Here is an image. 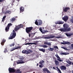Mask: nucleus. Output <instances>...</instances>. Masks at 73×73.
Instances as JSON below:
<instances>
[{"label":"nucleus","instance_id":"obj_18","mask_svg":"<svg viewBox=\"0 0 73 73\" xmlns=\"http://www.w3.org/2000/svg\"><path fill=\"white\" fill-rule=\"evenodd\" d=\"M42 24V22L41 20H39L38 21V25H41Z\"/></svg>","mask_w":73,"mask_h":73},{"label":"nucleus","instance_id":"obj_42","mask_svg":"<svg viewBox=\"0 0 73 73\" xmlns=\"http://www.w3.org/2000/svg\"><path fill=\"white\" fill-rule=\"evenodd\" d=\"M48 42H44V45H48Z\"/></svg>","mask_w":73,"mask_h":73},{"label":"nucleus","instance_id":"obj_6","mask_svg":"<svg viewBox=\"0 0 73 73\" xmlns=\"http://www.w3.org/2000/svg\"><path fill=\"white\" fill-rule=\"evenodd\" d=\"M8 70L9 72H10V73H13L16 72V70L15 69L13 68H11V67H9V68Z\"/></svg>","mask_w":73,"mask_h":73},{"label":"nucleus","instance_id":"obj_11","mask_svg":"<svg viewBox=\"0 0 73 73\" xmlns=\"http://www.w3.org/2000/svg\"><path fill=\"white\" fill-rule=\"evenodd\" d=\"M39 30L40 31L43 33H46V32H48V31L47 30H43L42 31V29L41 28V27H40Z\"/></svg>","mask_w":73,"mask_h":73},{"label":"nucleus","instance_id":"obj_29","mask_svg":"<svg viewBox=\"0 0 73 73\" xmlns=\"http://www.w3.org/2000/svg\"><path fill=\"white\" fill-rule=\"evenodd\" d=\"M15 45V42H13V44H12L10 45V46H14Z\"/></svg>","mask_w":73,"mask_h":73},{"label":"nucleus","instance_id":"obj_40","mask_svg":"<svg viewBox=\"0 0 73 73\" xmlns=\"http://www.w3.org/2000/svg\"><path fill=\"white\" fill-rule=\"evenodd\" d=\"M66 44L67 45H70V44H71V43H70V42H67Z\"/></svg>","mask_w":73,"mask_h":73},{"label":"nucleus","instance_id":"obj_2","mask_svg":"<svg viewBox=\"0 0 73 73\" xmlns=\"http://www.w3.org/2000/svg\"><path fill=\"white\" fill-rule=\"evenodd\" d=\"M11 36V35L9 37V39L10 40L11 39H13V38H15V37L16 36V33L15 31L13 30V34Z\"/></svg>","mask_w":73,"mask_h":73},{"label":"nucleus","instance_id":"obj_5","mask_svg":"<svg viewBox=\"0 0 73 73\" xmlns=\"http://www.w3.org/2000/svg\"><path fill=\"white\" fill-rule=\"evenodd\" d=\"M60 31L61 32H69V31H71V29L70 28L65 29H60Z\"/></svg>","mask_w":73,"mask_h":73},{"label":"nucleus","instance_id":"obj_49","mask_svg":"<svg viewBox=\"0 0 73 73\" xmlns=\"http://www.w3.org/2000/svg\"><path fill=\"white\" fill-rule=\"evenodd\" d=\"M40 64H41V65H42V63L40 61L39 62Z\"/></svg>","mask_w":73,"mask_h":73},{"label":"nucleus","instance_id":"obj_21","mask_svg":"<svg viewBox=\"0 0 73 73\" xmlns=\"http://www.w3.org/2000/svg\"><path fill=\"white\" fill-rule=\"evenodd\" d=\"M5 13V14H7V13L11 14V11L9 10H7Z\"/></svg>","mask_w":73,"mask_h":73},{"label":"nucleus","instance_id":"obj_54","mask_svg":"<svg viewBox=\"0 0 73 73\" xmlns=\"http://www.w3.org/2000/svg\"><path fill=\"white\" fill-rule=\"evenodd\" d=\"M4 0H0V3H1V2H3V1H4Z\"/></svg>","mask_w":73,"mask_h":73},{"label":"nucleus","instance_id":"obj_45","mask_svg":"<svg viewBox=\"0 0 73 73\" xmlns=\"http://www.w3.org/2000/svg\"><path fill=\"white\" fill-rule=\"evenodd\" d=\"M71 21L73 23V17H72V19H71Z\"/></svg>","mask_w":73,"mask_h":73},{"label":"nucleus","instance_id":"obj_30","mask_svg":"<svg viewBox=\"0 0 73 73\" xmlns=\"http://www.w3.org/2000/svg\"><path fill=\"white\" fill-rule=\"evenodd\" d=\"M35 23L37 25H38V22L37 20H36L35 21Z\"/></svg>","mask_w":73,"mask_h":73},{"label":"nucleus","instance_id":"obj_64","mask_svg":"<svg viewBox=\"0 0 73 73\" xmlns=\"http://www.w3.org/2000/svg\"><path fill=\"white\" fill-rule=\"evenodd\" d=\"M71 58H72V60H73V57Z\"/></svg>","mask_w":73,"mask_h":73},{"label":"nucleus","instance_id":"obj_51","mask_svg":"<svg viewBox=\"0 0 73 73\" xmlns=\"http://www.w3.org/2000/svg\"><path fill=\"white\" fill-rule=\"evenodd\" d=\"M25 45H29V43H25L24 44Z\"/></svg>","mask_w":73,"mask_h":73},{"label":"nucleus","instance_id":"obj_38","mask_svg":"<svg viewBox=\"0 0 73 73\" xmlns=\"http://www.w3.org/2000/svg\"><path fill=\"white\" fill-rule=\"evenodd\" d=\"M21 48V46H18L17 47L15 48L16 49H20V48Z\"/></svg>","mask_w":73,"mask_h":73},{"label":"nucleus","instance_id":"obj_61","mask_svg":"<svg viewBox=\"0 0 73 73\" xmlns=\"http://www.w3.org/2000/svg\"><path fill=\"white\" fill-rule=\"evenodd\" d=\"M56 69H58V68L57 67H56Z\"/></svg>","mask_w":73,"mask_h":73},{"label":"nucleus","instance_id":"obj_25","mask_svg":"<svg viewBox=\"0 0 73 73\" xmlns=\"http://www.w3.org/2000/svg\"><path fill=\"white\" fill-rule=\"evenodd\" d=\"M27 50H23L22 51V53H23V54H27Z\"/></svg>","mask_w":73,"mask_h":73},{"label":"nucleus","instance_id":"obj_41","mask_svg":"<svg viewBox=\"0 0 73 73\" xmlns=\"http://www.w3.org/2000/svg\"><path fill=\"white\" fill-rule=\"evenodd\" d=\"M43 66H44L43 64V66L41 64L39 65V67H40V68H42V67H43Z\"/></svg>","mask_w":73,"mask_h":73},{"label":"nucleus","instance_id":"obj_9","mask_svg":"<svg viewBox=\"0 0 73 73\" xmlns=\"http://www.w3.org/2000/svg\"><path fill=\"white\" fill-rule=\"evenodd\" d=\"M62 19L65 22L67 21L68 20V17L67 16L65 15L64 17H62Z\"/></svg>","mask_w":73,"mask_h":73},{"label":"nucleus","instance_id":"obj_35","mask_svg":"<svg viewBox=\"0 0 73 73\" xmlns=\"http://www.w3.org/2000/svg\"><path fill=\"white\" fill-rule=\"evenodd\" d=\"M47 45L48 46H51L52 45V44H51V43L50 42V43H47Z\"/></svg>","mask_w":73,"mask_h":73},{"label":"nucleus","instance_id":"obj_55","mask_svg":"<svg viewBox=\"0 0 73 73\" xmlns=\"http://www.w3.org/2000/svg\"><path fill=\"white\" fill-rule=\"evenodd\" d=\"M53 69H54L55 70H57V69H56V68H55V67H53Z\"/></svg>","mask_w":73,"mask_h":73},{"label":"nucleus","instance_id":"obj_63","mask_svg":"<svg viewBox=\"0 0 73 73\" xmlns=\"http://www.w3.org/2000/svg\"><path fill=\"white\" fill-rule=\"evenodd\" d=\"M59 73H62V72H61L60 71V72H59Z\"/></svg>","mask_w":73,"mask_h":73},{"label":"nucleus","instance_id":"obj_17","mask_svg":"<svg viewBox=\"0 0 73 73\" xmlns=\"http://www.w3.org/2000/svg\"><path fill=\"white\" fill-rule=\"evenodd\" d=\"M20 12L21 13V12H23L24 11V9L23 6H21L20 8Z\"/></svg>","mask_w":73,"mask_h":73},{"label":"nucleus","instance_id":"obj_13","mask_svg":"<svg viewBox=\"0 0 73 73\" xmlns=\"http://www.w3.org/2000/svg\"><path fill=\"white\" fill-rule=\"evenodd\" d=\"M31 53H33V51L32 50L30 49L28 50H27L26 54H29Z\"/></svg>","mask_w":73,"mask_h":73},{"label":"nucleus","instance_id":"obj_28","mask_svg":"<svg viewBox=\"0 0 73 73\" xmlns=\"http://www.w3.org/2000/svg\"><path fill=\"white\" fill-rule=\"evenodd\" d=\"M48 70V69L46 68H44L43 70L44 72H46Z\"/></svg>","mask_w":73,"mask_h":73},{"label":"nucleus","instance_id":"obj_3","mask_svg":"<svg viewBox=\"0 0 73 73\" xmlns=\"http://www.w3.org/2000/svg\"><path fill=\"white\" fill-rule=\"evenodd\" d=\"M23 25L21 24H20V25H17L15 27L14 30L15 31H18L19 29H20V28H23Z\"/></svg>","mask_w":73,"mask_h":73},{"label":"nucleus","instance_id":"obj_47","mask_svg":"<svg viewBox=\"0 0 73 73\" xmlns=\"http://www.w3.org/2000/svg\"><path fill=\"white\" fill-rule=\"evenodd\" d=\"M47 73H50V72L49 71V70L48 69L47 70V71H46Z\"/></svg>","mask_w":73,"mask_h":73},{"label":"nucleus","instance_id":"obj_59","mask_svg":"<svg viewBox=\"0 0 73 73\" xmlns=\"http://www.w3.org/2000/svg\"><path fill=\"white\" fill-rule=\"evenodd\" d=\"M66 66H69V65H68V64H66Z\"/></svg>","mask_w":73,"mask_h":73},{"label":"nucleus","instance_id":"obj_48","mask_svg":"<svg viewBox=\"0 0 73 73\" xmlns=\"http://www.w3.org/2000/svg\"><path fill=\"white\" fill-rule=\"evenodd\" d=\"M41 38V37L40 36H38L36 38V39H40V38Z\"/></svg>","mask_w":73,"mask_h":73},{"label":"nucleus","instance_id":"obj_50","mask_svg":"<svg viewBox=\"0 0 73 73\" xmlns=\"http://www.w3.org/2000/svg\"><path fill=\"white\" fill-rule=\"evenodd\" d=\"M4 20H5V19H3V18L2 20V22H4Z\"/></svg>","mask_w":73,"mask_h":73},{"label":"nucleus","instance_id":"obj_32","mask_svg":"<svg viewBox=\"0 0 73 73\" xmlns=\"http://www.w3.org/2000/svg\"><path fill=\"white\" fill-rule=\"evenodd\" d=\"M54 50V48H50L49 50H50V51H52Z\"/></svg>","mask_w":73,"mask_h":73},{"label":"nucleus","instance_id":"obj_36","mask_svg":"<svg viewBox=\"0 0 73 73\" xmlns=\"http://www.w3.org/2000/svg\"><path fill=\"white\" fill-rule=\"evenodd\" d=\"M61 48H62V49H64L65 50H66L67 49V48H66L65 47L61 46Z\"/></svg>","mask_w":73,"mask_h":73},{"label":"nucleus","instance_id":"obj_19","mask_svg":"<svg viewBox=\"0 0 73 73\" xmlns=\"http://www.w3.org/2000/svg\"><path fill=\"white\" fill-rule=\"evenodd\" d=\"M15 72V73H21L22 72L21 71H20V69H18L17 70H16Z\"/></svg>","mask_w":73,"mask_h":73},{"label":"nucleus","instance_id":"obj_57","mask_svg":"<svg viewBox=\"0 0 73 73\" xmlns=\"http://www.w3.org/2000/svg\"><path fill=\"white\" fill-rule=\"evenodd\" d=\"M33 44H34V45H37V44L36 43H33Z\"/></svg>","mask_w":73,"mask_h":73},{"label":"nucleus","instance_id":"obj_33","mask_svg":"<svg viewBox=\"0 0 73 73\" xmlns=\"http://www.w3.org/2000/svg\"><path fill=\"white\" fill-rule=\"evenodd\" d=\"M54 48L55 49H58V47L57 46H54Z\"/></svg>","mask_w":73,"mask_h":73},{"label":"nucleus","instance_id":"obj_10","mask_svg":"<svg viewBox=\"0 0 73 73\" xmlns=\"http://www.w3.org/2000/svg\"><path fill=\"white\" fill-rule=\"evenodd\" d=\"M25 62L22 60H18V61L17 62V64H24Z\"/></svg>","mask_w":73,"mask_h":73},{"label":"nucleus","instance_id":"obj_37","mask_svg":"<svg viewBox=\"0 0 73 73\" xmlns=\"http://www.w3.org/2000/svg\"><path fill=\"white\" fill-rule=\"evenodd\" d=\"M21 48V46H18L17 47L15 48L16 49H20V48Z\"/></svg>","mask_w":73,"mask_h":73},{"label":"nucleus","instance_id":"obj_31","mask_svg":"<svg viewBox=\"0 0 73 73\" xmlns=\"http://www.w3.org/2000/svg\"><path fill=\"white\" fill-rule=\"evenodd\" d=\"M16 49V48H12V49H11L10 50V51L12 52V51H13V50H14Z\"/></svg>","mask_w":73,"mask_h":73},{"label":"nucleus","instance_id":"obj_22","mask_svg":"<svg viewBox=\"0 0 73 73\" xmlns=\"http://www.w3.org/2000/svg\"><path fill=\"white\" fill-rule=\"evenodd\" d=\"M39 50H40V51H41V52H43V53H45V50L43 48H42V49L39 48Z\"/></svg>","mask_w":73,"mask_h":73},{"label":"nucleus","instance_id":"obj_34","mask_svg":"<svg viewBox=\"0 0 73 73\" xmlns=\"http://www.w3.org/2000/svg\"><path fill=\"white\" fill-rule=\"evenodd\" d=\"M42 47H43V48H48V46L46 45H43L42 46Z\"/></svg>","mask_w":73,"mask_h":73},{"label":"nucleus","instance_id":"obj_44","mask_svg":"<svg viewBox=\"0 0 73 73\" xmlns=\"http://www.w3.org/2000/svg\"><path fill=\"white\" fill-rule=\"evenodd\" d=\"M6 17H7V16L6 15L4 16L3 17V19H5V18H6Z\"/></svg>","mask_w":73,"mask_h":73},{"label":"nucleus","instance_id":"obj_58","mask_svg":"<svg viewBox=\"0 0 73 73\" xmlns=\"http://www.w3.org/2000/svg\"><path fill=\"white\" fill-rule=\"evenodd\" d=\"M29 45H31H31H32L33 44V43H29Z\"/></svg>","mask_w":73,"mask_h":73},{"label":"nucleus","instance_id":"obj_20","mask_svg":"<svg viewBox=\"0 0 73 73\" xmlns=\"http://www.w3.org/2000/svg\"><path fill=\"white\" fill-rule=\"evenodd\" d=\"M64 23V22H62V21H58L56 24H62Z\"/></svg>","mask_w":73,"mask_h":73},{"label":"nucleus","instance_id":"obj_43","mask_svg":"<svg viewBox=\"0 0 73 73\" xmlns=\"http://www.w3.org/2000/svg\"><path fill=\"white\" fill-rule=\"evenodd\" d=\"M63 42L64 43V45H66L67 44V42L64 41Z\"/></svg>","mask_w":73,"mask_h":73},{"label":"nucleus","instance_id":"obj_62","mask_svg":"<svg viewBox=\"0 0 73 73\" xmlns=\"http://www.w3.org/2000/svg\"><path fill=\"white\" fill-rule=\"evenodd\" d=\"M17 1H18V2H19L20 1V0H17Z\"/></svg>","mask_w":73,"mask_h":73},{"label":"nucleus","instance_id":"obj_23","mask_svg":"<svg viewBox=\"0 0 73 73\" xmlns=\"http://www.w3.org/2000/svg\"><path fill=\"white\" fill-rule=\"evenodd\" d=\"M63 27L64 28L63 29H67V28H68V26H67V25L65 24H64L63 25Z\"/></svg>","mask_w":73,"mask_h":73},{"label":"nucleus","instance_id":"obj_14","mask_svg":"<svg viewBox=\"0 0 73 73\" xmlns=\"http://www.w3.org/2000/svg\"><path fill=\"white\" fill-rule=\"evenodd\" d=\"M5 41H6V40H5L4 38L3 39L2 42L1 43V45H4L5 42Z\"/></svg>","mask_w":73,"mask_h":73},{"label":"nucleus","instance_id":"obj_16","mask_svg":"<svg viewBox=\"0 0 73 73\" xmlns=\"http://www.w3.org/2000/svg\"><path fill=\"white\" fill-rule=\"evenodd\" d=\"M16 18H15L14 17L12 18L11 19H10L12 23H13L14 21H16Z\"/></svg>","mask_w":73,"mask_h":73},{"label":"nucleus","instance_id":"obj_4","mask_svg":"<svg viewBox=\"0 0 73 73\" xmlns=\"http://www.w3.org/2000/svg\"><path fill=\"white\" fill-rule=\"evenodd\" d=\"M12 25H13L12 23H8L5 29V30L6 32H8V31H9V28H10V27H11V26H12Z\"/></svg>","mask_w":73,"mask_h":73},{"label":"nucleus","instance_id":"obj_56","mask_svg":"<svg viewBox=\"0 0 73 73\" xmlns=\"http://www.w3.org/2000/svg\"><path fill=\"white\" fill-rule=\"evenodd\" d=\"M55 38H60V36L57 37H55Z\"/></svg>","mask_w":73,"mask_h":73},{"label":"nucleus","instance_id":"obj_53","mask_svg":"<svg viewBox=\"0 0 73 73\" xmlns=\"http://www.w3.org/2000/svg\"><path fill=\"white\" fill-rule=\"evenodd\" d=\"M57 70H58L59 72H61V70H60V69H59V68L58 69H57Z\"/></svg>","mask_w":73,"mask_h":73},{"label":"nucleus","instance_id":"obj_7","mask_svg":"<svg viewBox=\"0 0 73 73\" xmlns=\"http://www.w3.org/2000/svg\"><path fill=\"white\" fill-rule=\"evenodd\" d=\"M70 9V8L69 7H66L63 8V11L65 12H68V11H69Z\"/></svg>","mask_w":73,"mask_h":73},{"label":"nucleus","instance_id":"obj_52","mask_svg":"<svg viewBox=\"0 0 73 73\" xmlns=\"http://www.w3.org/2000/svg\"><path fill=\"white\" fill-rule=\"evenodd\" d=\"M41 62L42 63H44V62H45L43 60H42L41 61Z\"/></svg>","mask_w":73,"mask_h":73},{"label":"nucleus","instance_id":"obj_60","mask_svg":"<svg viewBox=\"0 0 73 73\" xmlns=\"http://www.w3.org/2000/svg\"><path fill=\"white\" fill-rule=\"evenodd\" d=\"M61 44H63V45H64V42H61Z\"/></svg>","mask_w":73,"mask_h":73},{"label":"nucleus","instance_id":"obj_46","mask_svg":"<svg viewBox=\"0 0 73 73\" xmlns=\"http://www.w3.org/2000/svg\"><path fill=\"white\" fill-rule=\"evenodd\" d=\"M71 48L72 49H73V44H71Z\"/></svg>","mask_w":73,"mask_h":73},{"label":"nucleus","instance_id":"obj_24","mask_svg":"<svg viewBox=\"0 0 73 73\" xmlns=\"http://www.w3.org/2000/svg\"><path fill=\"white\" fill-rule=\"evenodd\" d=\"M55 63L56 65H59V62L56 60H55Z\"/></svg>","mask_w":73,"mask_h":73},{"label":"nucleus","instance_id":"obj_1","mask_svg":"<svg viewBox=\"0 0 73 73\" xmlns=\"http://www.w3.org/2000/svg\"><path fill=\"white\" fill-rule=\"evenodd\" d=\"M26 32L27 33L29 34V36L30 37L31 36H32V37H33L34 36H35V33L34 34L30 33L31 32V31L33 29V27H26Z\"/></svg>","mask_w":73,"mask_h":73},{"label":"nucleus","instance_id":"obj_8","mask_svg":"<svg viewBox=\"0 0 73 73\" xmlns=\"http://www.w3.org/2000/svg\"><path fill=\"white\" fill-rule=\"evenodd\" d=\"M55 37V36L54 35H51L50 36L45 37L44 38L45 39L48 40V39H50V38H54Z\"/></svg>","mask_w":73,"mask_h":73},{"label":"nucleus","instance_id":"obj_39","mask_svg":"<svg viewBox=\"0 0 73 73\" xmlns=\"http://www.w3.org/2000/svg\"><path fill=\"white\" fill-rule=\"evenodd\" d=\"M4 53H6V52H7V49L6 48H5V50L4 51Z\"/></svg>","mask_w":73,"mask_h":73},{"label":"nucleus","instance_id":"obj_26","mask_svg":"<svg viewBox=\"0 0 73 73\" xmlns=\"http://www.w3.org/2000/svg\"><path fill=\"white\" fill-rule=\"evenodd\" d=\"M65 35L67 36H69V37H70V36H72V35H73V34H69L67 33H66Z\"/></svg>","mask_w":73,"mask_h":73},{"label":"nucleus","instance_id":"obj_27","mask_svg":"<svg viewBox=\"0 0 73 73\" xmlns=\"http://www.w3.org/2000/svg\"><path fill=\"white\" fill-rule=\"evenodd\" d=\"M60 54H62V55H67V54H68L66 53H63V52H61L60 53Z\"/></svg>","mask_w":73,"mask_h":73},{"label":"nucleus","instance_id":"obj_12","mask_svg":"<svg viewBox=\"0 0 73 73\" xmlns=\"http://www.w3.org/2000/svg\"><path fill=\"white\" fill-rule=\"evenodd\" d=\"M55 56H56V57H57V58H59V59H57V60H58V61L60 62H61V61H63V60L60 59H61V58H60V57L58 56V55H55Z\"/></svg>","mask_w":73,"mask_h":73},{"label":"nucleus","instance_id":"obj_15","mask_svg":"<svg viewBox=\"0 0 73 73\" xmlns=\"http://www.w3.org/2000/svg\"><path fill=\"white\" fill-rule=\"evenodd\" d=\"M61 70H66V67L64 66H60Z\"/></svg>","mask_w":73,"mask_h":73}]
</instances>
